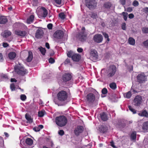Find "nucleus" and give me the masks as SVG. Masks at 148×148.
I'll list each match as a JSON object with an SVG mask.
<instances>
[{
  "label": "nucleus",
  "mask_w": 148,
  "mask_h": 148,
  "mask_svg": "<svg viewBox=\"0 0 148 148\" xmlns=\"http://www.w3.org/2000/svg\"><path fill=\"white\" fill-rule=\"evenodd\" d=\"M99 129L101 132L102 133H104L106 132L107 130V128L103 126H101L99 128Z\"/></svg>",
  "instance_id": "obj_32"
},
{
  "label": "nucleus",
  "mask_w": 148,
  "mask_h": 148,
  "mask_svg": "<svg viewBox=\"0 0 148 148\" xmlns=\"http://www.w3.org/2000/svg\"><path fill=\"white\" fill-rule=\"evenodd\" d=\"M103 34L105 38H107V40L108 42L109 41L110 39L109 38V36L108 34L105 32L103 33Z\"/></svg>",
  "instance_id": "obj_40"
},
{
  "label": "nucleus",
  "mask_w": 148,
  "mask_h": 148,
  "mask_svg": "<svg viewBox=\"0 0 148 148\" xmlns=\"http://www.w3.org/2000/svg\"><path fill=\"white\" fill-rule=\"evenodd\" d=\"M101 119L103 121H106L107 119V116L106 113H103L101 114Z\"/></svg>",
  "instance_id": "obj_30"
},
{
  "label": "nucleus",
  "mask_w": 148,
  "mask_h": 148,
  "mask_svg": "<svg viewBox=\"0 0 148 148\" xmlns=\"http://www.w3.org/2000/svg\"><path fill=\"white\" fill-rule=\"evenodd\" d=\"M21 99L22 101H25L26 99V97L24 95H22L20 96Z\"/></svg>",
  "instance_id": "obj_44"
},
{
  "label": "nucleus",
  "mask_w": 148,
  "mask_h": 148,
  "mask_svg": "<svg viewBox=\"0 0 148 148\" xmlns=\"http://www.w3.org/2000/svg\"><path fill=\"white\" fill-rule=\"evenodd\" d=\"M120 2L121 4L124 5L125 4V0H120Z\"/></svg>",
  "instance_id": "obj_58"
},
{
  "label": "nucleus",
  "mask_w": 148,
  "mask_h": 148,
  "mask_svg": "<svg viewBox=\"0 0 148 148\" xmlns=\"http://www.w3.org/2000/svg\"><path fill=\"white\" fill-rule=\"evenodd\" d=\"M34 16L33 15H31L27 19V23L29 24L32 23L34 20Z\"/></svg>",
  "instance_id": "obj_26"
},
{
  "label": "nucleus",
  "mask_w": 148,
  "mask_h": 148,
  "mask_svg": "<svg viewBox=\"0 0 148 148\" xmlns=\"http://www.w3.org/2000/svg\"><path fill=\"white\" fill-rule=\"evenodd\" d=\"M25 117L29 123H31L32 122L33 119L32 118L31 116L28 114L27 113L25 115Z\"/></svg>",
  "instance_id": "obj_25"
},
{
  "label": "nucleus",
  "mask_w": 148,
  "mask_h": 148,
  "mask_svg": "<svg viewBox=\"0 0 148 148\" xmlns=\"http://www.w3.org/2000/svg\"><path fill=\"white\" fill-rule=\"evenodd\" d=\"M67 94L66 92L64 91L59 92L57 94V97L59 102L63 103L67 99Z\"/></svg>",
  "instance_id": "obj_2"
},
{
  "label": "nucleus",
  "mask_w": 148,
  "mask_h": 148,
  "mask_svg": "<svg viewBox=\"0 0 148 148\" xmlns=\"http://www.w3.org/2000/svg\"><path fill=\"white\" fill-rule=\"evenodd\" d=\"M34 130L36 132H38L40 130V129L39 127H37V128H34Z\"/></svg>",
  "instance_id": "obj_61"
},
{
  "label": "nucleus",
  "mask_w": 148,
  "mask_h": 148,
  "mask_svg": "<svg viewBox=\"0 0 148 148\" xmlns=\"http://www.w3.org/2000/svg\"><path fill=\"white\" fill-rule=\"evenodd\" d=\"M110 145L112 147H114V148L116 147L115 146V145H114V143L112 142H111Z\"/></svg>",
  "instance_id": "obj_62"
},
{
  "label": "nucleus",
  "mask_w": 148,
  "mask_h": 148,
  "mask_svg": "<svg viewBox=\"0 0 148 148\" xmlns=\"http://www.w3.org/2000/svg\"><path fill=\"white\" fill-rule=\"evenodd\" d=\"M72 60L75 61H78L80 58V56L79 55L75 54H73L72 56Z\"/></svg>",
  "instance_id": "obj_19"
},
{
  "label": "nucleus",
  "mask_w": 148,
  "mask_h": 148,
  "mask_svg": "<svg viewBox=\"0 0 148 148\" xmlns=\"http://www.w3.org/2000/svg\"><path fill=\"white\" fill-rule=\"evenodd\" d=\"M128 42L129 44L132 45H134L135 44V40L132 38H130L128 40Z\"/></svg>",
  "instance_id": "obj_27"
},
{
  "label": "nucleus",
  "mask_w": 148,
  "mask_h": 148,
  "mask_svg": "<svg viewBox=\"0 0 148 148\" xmlns=\"http://www.w3.org/2000/svg\"><path fill=\"white\" fill-rule=\"evenodd\" d=\"M45 111L44 110H42L38 112V116L40 117H42L45 114Z\"/></svg>",
  "instance_id": "obj_34"
},
{
  "label": "nucleus",
  "mask_w": 148,
  "mask_h": 148,
  "mask_svg": "<svg viewBox=\"0 0 148 148\" xmlns=\"http://www.w3.org/2000/svg\"><path fill=\"white\" fill-rule=\"evenodd\" d=\"M33 58L32 53L31 51H29L28 56L26 59V61L28 62H30L31 61Z\"/></svg>",
  "instance_id": "obj_24"
},
{
  "label": "nucleus",
  "mask_w": 148,
  "mask_h": 148,
  "mask_svg": "<svg viewBox=\"0 0 148 148\" xmlns=\"http://www.w3.org/2000/svg\"><path fill=\"white\" fill-rule=\"evenodd\" d=\"M39 49L43 55H45L46 53V50L45 48L40 47L39 48Z\"/></svg>",
  "instance_id": "obj_33"
},
{
  "label": "nucleus",
  "mask_w": 148,
  "mask_h": 148,
  "mask_svg": "<svg viewBox=\"0 0 148 148\" xmlns=\"http://www.w3.org/2000/svg\"><path fill=\"white\" fill-rule=\"evenodd\" d=\"M72 77L71 75L69 73H66L63 76V79L65 82L70 80Z\"/></svg>",
  "instance_id": "obj_16"
},
{
  "label": "nucleus",
  "mask_w": 148,
  "mask_h": 148,
  "mask_svg": "<svg viewBox=\"0 0 148 148\" xmlns=\"http://www.w3.org/2000/svg\"><path fill=\"white\" fill-rule=\"evenodd\" d=\"M59 17L61 19H63L65 17V15L64 13H61L59 14Z\"/></svg>",
  "instance_id": "obj_38"
},
{
  "label": "nucleus",
  "mask_w": 148,
  "mask_h": 148,
  "mask_svg": "<svg viewBox=\"0 0 148 148\" xmlns=\"http://www.w3.org/2000/svg\"><path fill=\"white\" fill-rule=\"evenodd\" d=\"M46 47L48 49L49 48V44L48 43H46L45 44Z\"/></svg>",
  "instance_id": "obj_64"
},
{
  "label": "nucleus",
  "mask_w": 148,
  "mask_h": 148,
  "mask_svg": "<svg viewBox=\"0 0 148 148\" xmlns=\"http://www.w3.org/2000/svg\"><path fill=\"white\" fill-rule=\"evenodd\" d=\"M1 35L3 37H7L11 35V33L9 31H5L1 33Z\"/></svg>",
  "instance_id": "obj_23"
},
{
  "label": "nucleus",
  "mask_w": 148,
  "mask_h": 148,
  "mask_svg": "<svg viewBox=\"0 0 148 148\" xmlns=\"http://www.w3.org/2000/svg\"><path fill=\"white\" fill-rule=\"evenodd\" d=\"M3 46L4 47H6L8 46V44L6 43H3Z\"/></svg>",
  "instance_id": "obj_63"
},
{
  "label": "nucleus",
  "mask_w": 148,
  "mask_h": 148,
  "mask_svg": "<svg viewBox=\"0 0 148 148\" xmlns=\"http://www.w3.org/2000/svg\"><path fill=\"white\" fill-rule=\"evenodd\" d=\"M131 140L135 141L136 139V133L135 132H133L131 135Z\"/></svg>",
  "instance_id": "obj_28"
},
{
  "label": "nucleus",
  "mask_w": 148,
  "mask_h": 148,
  "mask_svg": "<svg viewBox=\"0 0 148 148\" xmlns=\"http://www.w3.org/2000/svg\"><path fill=\"white\" fill-rule=\"evenodd\" d=\"M111 4L109 2L105 3L104 5V7L107 8H110L111 6Z\"/></svg>",
  "instance_id": "obj_37"
},
{
  "label": "nucleus",
  "mask_w": 148,
  "mask_h": 148,
  "mask_svg": "<svg viewBox=\"0 0 148 148\" xmlns=\"http://www.w3.org/2000/svg\"><path fill=\"white\" fill-rule=\"evenodd\" d=\"M103 38L102 36L100 34H97L94 36L93 40L94 41L97 43L101 42L103 40Z\"/></svg>",
  "instance_id": "obj_12"
},
{
  "label": "nucleus",
  "mask_w": 148,
  "mask_h": 148,
  "mask_svg": "<svg viewBox=\"0 0 148 148\" xmlns=\"http://www.w3.org/2000/svg\"><path fill=\"white\" fill-rule=\"evenodd\" d=\"M90 15V17L93 18H96L97 17V14L96 13H91Z\"/></svg>",
  "instance_id": "obj_35"
},
{
  "label": "nucleus",
  "mask_w": 148,
  "mask_h": 148,
  "mask_svg": "<svg viewBox=\"0 0 148 148\" xmlns=\"http://www.w3.org/2000/svg\"><path fill=\"white\" fill-rule=\"evenodd\" d=\"M138 115L140 116L148 117V113L145 110H143L142 112L138 113Z\"/></svg>",
  "instance_id": "obj_20"
},
{
  "label": "nucleus",
  "mask_w": 148,
  "mask_h": 148,
  "mask_svg": "<svg viewBox=\"0 0 148 148\" xmlns=\"http://www.w3.org/2000/svg\"><path fill=\"white\" fill-rule=\"evenodd\" d=\"M55 3L58 4H60L61 3L62 0H54Z\"/></svg>",
  "instance_id": "obj_51"
},
{
  "label": "nucleus",
  "mask_w": 148,
  "mask_h": 148,
  "mask_svg": "<svg viewBox=\"0 0 148 148\" xmlns=\"http://www.w3.org/2000/svg\"><path fill=\"white\" fill-rule=\"evenodd\" d=\"M86 99L89 102H93L95 99V95L92 93L88 94L86 96Z\"/></svg>",
  "instance_id": "obj_13"
},
{
  "label": "nucleus",
  "mask_w": 148,
  "mask_h": 148,
  "mask_svg": "<svg viewBox=\"0 0 148 148\" xmlns=\"http://www.w3.org/2000/svg\"><path fill=\"white\" fill-rule=\"evenodd\" d=\"M132 10V8H128L126 9V11L128 12H131Z\"/></svg>",
  "instance_id": "obj_56"
},
{
  "label": "nucleus",
  "mask_w": 148,
  "mask_h": 148,
  "mask_svg": "<svg viewBox=\"0 0 148 148\" xmlns=\"http://www.w3.org/2000/svg\"><path fill=\"white\" fill-rule=\"evenodd\" d=\"M126 24L125 23H123L122 25V29L124 30L126 29L125 27Z\"/></svg>",
  "instance_id": "obj_52"
},
{
  "label": "nucleus",
  "mask_w": 148,
  "mask_h": 148,
  "mask_svg": "<svg viewBox=\"0 0 148 148\" xmlns=\"http://www.w3.org/2000/svg\"><path fill=\"white\" fill-rule=\"evenodd\" d=\"M49 63L52 64L54 62V60L52 58H51L49 59Z\"/></svg>",
  "instance_id": "obj_49"
},
{
  "label": "nucleus",
  "mask_w": 148,
  "mask_h": 148,
  "mask_svg": "<svg viewBox=\"0 0 148 148\" xmlns=\"http://www.w3.org/2000/svg\"><path fill=\"white\" fill-rule=\"evenodd\" d=\"M25 142L27 145H32L33 143V140L31 138H29L26 139Z\"/></svg>",
  "instance_id": "obj_29"
},
{
  "label": "nucleus",
  "mask_w": 148,
  "mask_h": 148,
  "mask_svg": "<svg viewBox=\"0 0 148 148\" xmlns=\"http://www.w3.org/2000/svg\"><path fill=\"white\" fill-rule=\"evenodd\" d=\"M77 51L78 52L80 53L82 52L83 51V49H82L81 48H78L77 49Z\"/></svg>",
  "instance_id": "obj_60"
},
{
  "label": "nucleus",
  "mask_w": 148,
  "mask_h": 148,
  "mask_svg": "<svg viewBox=\"0 0 148 148\" xmlns=\"http://www.w3.org/2000/svg\"><path fill=\"white\" fill-rule=\"evenodd\" d=\"M142 31L144 33H148V27L143 28L142 29Z\"/></svg>",
  "instance_id": "obj_46"
},
{
  "label": "nucleus",
  "mask_w": 148,
  "mask_h": 148,
  "mask_svg": "<svg viewBox=\"0 0 148 148\" xmlns=\"http://www.w3.org/2000/svg\"><path fill=\"white\" fill-rule=\"evenodd\" d=\"M122 14L123 16L124 19L126 21L127 18L128 13L127 12H122Z\"/></svg>",
  "instance_id": "obj_39"
},
{
  "label": "nucleus",
  "mask_w": 148,
  "mask_h": 148,
  "mask_svg": "<svg viewBox=\"0 0 148 148\" xmlns=\"http://www.w3.org/2000/svg\"><path fill=\"white\" fill-rule=\"evenodd\" d=\"M58 134L59 135L62 136L64 134V132L63 130H60L58 132Z\"/></svg>",
  "instance_id": "obj_54"
},
{
  "label": "nucleus",
  "mask_w": 148,
  "mask_h": 148,
  "mask_svg": "<svg viewBox=\"0 0 148 148\" xmlns=\"http://www.w3.org/2000/svg\"><path fill=\"white\" fill-rule=\"evenodd\" d=\"M47 27L49 29H51L52 28V24L51 23H49L47 25Z\"/></svg>",
  "instance_id": "obj_53"
},
{
  "label": "nucleus",
  "mask_w": 148,
  "mask_h": 148,
  "mask_svg": "<svg viewBox=\"0 0 148 148\" xmlns=\"http://www.w3.org/2000/svg\"><path fill=\"white\" fill-rule=\"evenodd\" d=\"M142 129L144 132L148 131V121H146L143 123Z\"/></svg>",
  "instance_id": "obj_21"
},
{
  "label": "nucleus",
  "mask_w": 148,
  "mask_h": 148,
  "mask_svg": "<svg viewBox=\"0 0 148 148\" xmlns=\"http://www.w3.org/2000/svg\"><path fill=\"white\" fill-rule=\"evenodd\" d=\"M98 56L97 51L94 50H91L90 53V59L94 62L98 58Z\"/></svg>",
  "instance_id": "obj_6"
},
{
  "label": "nucleus",
  "mask_w": 148,
  "mask_h": 148,
  "mask_svg": "<svg viewBox=\"0 0 148 148\" xmlns=\"http://www.w3.org/2000/svg\"><path fill=\"white\" fill-rule=\"evenodd\" d=\"M14 70L18 74L22 75H24L27 73L26 70L21 64L16 65L14 67Z\"/></svg>",
  "instance_id": "obj_3"
},
{
  "label": "nucleus",
  "mask_w": 148,
  "mask_h": 148,
  "mask_svg": "<svg viewBox=\"0 0 148 148\" xmlns=\"http://www.w3.org/2000/svg\"><path fill=\"white\" fill-rule=\"evenodd\" d=\"M123 95L125 98L129 99L131 97L132 94L131 92L129 91L127 92L124 93Z\"/></svg>",
  "instance_id": "obj_31"
},
{
  "label": "nucleus",
  "mask_w": 148,
  "mask_h": 148,
  "mask_svg": "<svg viewBox=\"0 0 148 148\" xmlns=\"http://www.w3.org/2000/svg\"><path fill=\"white\" fill-rule=\"evenodd\" d=\"M2 78L3 79L5 80H6L8 79V76L5 74H3L1 75Z\"/></svg>",
  "instance_id": "obj_42"
},
{
  "label": "nucleus",
  "mask_w": 148,
  "mask_h": 148,
  "mask_svg": "<svg viewBox=\"0 0 148 148\" xmlns=\"http://www.w3.org/2000/svg\"><path fill=\"white\" fill-rule=\"evenodd\" d=\"M129 108V110L132 112L133 113L135 114L136 113V110L134 109L133 108H132V107L131 106H129L128 107Z\"/></svg>",
  "instance_id": "obj_41"
},
{
  "label": "nucleus",
  "mask_w": 148,
  "mask_h": 148,
  "mask_svg": "<svg viewBox=\"0 0 148 148\" xmlns=\"http://www.w3.org/2000/svg\"><path fill=\"white\" fill-rule=\"evenodd\" d=\"M7 19L5 16H0V23L4 24L7 21Z\"/></svg>",
  "instance_id": "obj_22"
},
{
  "label": "nucleus",
  "mask_w": 148,
  "mask_h": 148,
  "mask_svg": "<svg viewBox=\"0 0 148 148\" xmlns=\"http://www.w3.org/2000/svg\"><path fill=\"white\" fill-rule=\"evenodd\" d=\"M116 70V67L114 66H111L108 71V77H112L115 74Z\"/></svg>",
  "instance_id": "obj_9"
},
{
  "label": "nucleus",
  "mask_w": 148,
  "mask_h": 148,
  "mask_svg": "<svg viewBox=\"0 0 148 148\" xmlns=\"http://www.w3.org/2000/svg\"><path fill=\"white\" fill-rule=\"evenodd\" d=\"M142 98L140 96H136L134 101V105L136 106H139L142 103Z\"/></svg>",
  "instance_id": "obj_10"
},
{
  "label": "nucleus",
  "mask_w": 148,
  "mask_h": 148,
  "mask_svg": "<svg viewBox=\"0 0 148 148\" xmlns=\"http://www.w3.org/2000/svg\"><path fill=\"white\" fill-rule=\"evenodd\" d=\"M83 129V127L82 126H77L74 130V132L76 136H78L79 134L82 132Z\"/></svg>",
  "instance_id": "obj_14"
},
{
  "label": "nucleus",
  "mask_w": 148,
  "mask_h": 148,
  "mask_svg": "<svg viewBox=\"0 0 148 148\" xmlns=\"http://www.w3.org/2000/svg\"><path fill=\"white\" fill-rule=\"evenodd\" d=\"M15 33L18 36H24L26 34V32L24 31L17 30L15 32Z\"/></svg>",
  "instance_id": "obj_17"
},
{
  "label": "nucleus",
  "mask_w": 148,
  "mask_h": 148,
  "mask_svg": "<svg viewBox=\"0 0 148 148\" xmlns=\"http://www.w3.org/2000/svg\"><path fill=\"white\" fill-rule=\"evenodd\" d=\"M55 122L58 126L63 127L66 125L67 123V119L64 116H60L56 118Z\"/></svg>",
  "instance_id": "obj_1"
},
{
  "label": "nucleus",
  "mask_w": 148,
  "mask_h": 148,
  "mask_svg": "<svg viewBox=\"0 0 148 148\" xmlns=\"http://www.w3.org/2000/svg\"><path fill=\"white\" fill-rule=\"evenodd\" d=\"M43 34V32L42 30L41 29H38L36 33V37L37 38H40Z\"/></svg>",
  "instance_id": "obj_15"
},
{
  "label": "nucleus",
  "mask_w": 148,
  "mask_h": 148,
  "mask_svg": "<svg viewBox=\"0 0 148 148\" xmlns=\"http://www.w3.org/2000/svg\"><path fill=\"white\" fill-rule=\"evenodd\" d=\"M110 87L112 89H115L116 88V85L115 83H113L110 84Z\"/></svg>",
  "instance_id": "obj_36"
},
{
  "label": "nucleus",
  "mask_w": 148,
  "mask_h": 148,
  "mask_svg": "<svg viewBox=\"0 0 148 148\" xmlns=\"http://www.w3.org/2000/svg\"><path fill=\"white\" fill-rule=\"evenodd\" d=\"M143 11L145 12V13H148V8H145L143 9Z\"/></svg>",
  "instance_id": "obj_55"
},
{
  "label": "nucleus",
  "mask_w": 148,
  "mask_h": 148,
  "mask_svg": "<svg viewBox=\"0 0 148 148\" xmlns=\"http://www.w3.org/2000/svg\"><path fill=\"white\" fill-rule=\"evenodd\" d=\"M10 88L12 90V91H14L15 90V85L14 84H12L10 85Z\"/></svg>",
  "instance_id": "obj_45"
},
{
  "label": "nucleus",
  "mask_w": 148,
  "mask_h": 148,
  "mask_svg": "<svg viewBox=\"0 0 148 148\" xmlns=\"http://www.w3.org/2000/svg\"><path fill=\"white\" fill-rule=\"evenodd\" d=\"M138 2L136 0L134 1L133 3V5L134 6H138Z\"/></svg>",
  "instance_id": "obj_48"
},
{
  "label": "nucleus",
  "mask_w": 148,
  "mask_h": 148,
  "mask_svg": "<svg viewBox=\"0 0 148 148\" xmlns=\"http://www.w3.org/2000/svg\"><path fill=\"white\" fill-rule=\"evenodd\" d=\"M3 57L1 53H0V62L3 61Z\"/></svg>",
  "instance_id": "obj_59"
},
{
  "label": "nucleus",
  "mask_w": 148,
  "mask_h": 148,
  "mask_svg": "<svg viewBox=\"0 0 148 148\" xmlns=\"http://www.w3.org/2000/svg\"><path fill=\"white\" fill-rule=\"evenodd\" d=\"M102 92L103 94H106L107 93V90L106 88H103L102 90Z\"/></svg>",
  "instance_id": "obj_50"
},
{
  "label": "nucleus",
  "mask_w": 148,
  "mask_h": 148,
  "mask_svg": "<svg viewBox=\"0 0 148 148\" xmlns=\"http://www.w3.org/2000/svg\"><path fill=\"white\" fill-rule=\"evenodd\" d=\"M86 5L89 9H92L95 8L97 5V2L95 0H86Z\"/></svg>",
  "instance_id": "obj_4"
},
{
  "label": "nucleus",
  "mask_w": 148,
  "mask_h": 148,
  "mask_svg": "<svg viewBox=\"0 0 148 148\" xmlns=\"http://www.w3.org/2000/svg\"><path fill=\"white\" fill-rule=\"evenodd\" d=\"M134 17V15L132 14H130L129 15V18L130 19L133 18Z\"/></svg>",
  "instance_id": "obj_57"
},
{
  "label": "nucleus",
  "mask_w": 148,
  "mask_h": 148,
  "mask_svg": "<svg viewBox=\"0 0 148 148\" xmlns=\"http://www.w3.org/2000/svg\"><path fill=\"white\" fill-rule=\"evenodd\" d=\"M73 54V52L71 51L68 52L67 53L68 56L69 57H70L71 56L72 57Z\"/></svg>",
  "instance_id": "obj_47"
},
{
  "label": "nucleus",
  "mask_w": 148,
  "mask_h": 148,
  "mask_svg": "<svg viewBox=\"0 0 148 148\" xmlns=\"http://www.w3.org/2000/svg\"><path fill=\"white\" fill-rule=\"evenodd\" d=\"M85 29V28L83 27L82 28V31L77 36V37L78 38L82 41L85 40L86 38L87 34L84 31Z\"/></svg>",
  "instance_id": "obj_7"
},
{
  "label": "nucleus",
  "mask_w": 148,
  "mask_h": 148,
  "mask_svg": "<svg viewBox=\"0 0 148 148\" xmlns=\"http://www.w3.org/2000/svg\"><path fill=\"white\" fill-rule=\"evenodd\" d=\"M143 44L145 47L148 48V40L144 41L143 42Z\"/></svg>",
  "instance_id": "obj_43"
},
{
  "label": "nucleus",
  "mask_w": 148,
  "mask_h": 148,
  "mask_svg": "<svg viewBox=\"0 0 148 148\" xmlns=\"http://www.w3.org/2000/svg\"><path fill=\"white\" fill-rule=\"evenodd\" d=\"M138 82L140 83H143L147 81V76L143 73L138 75L137 77Z\"/></svg>",
  "instance_id": "obj_5"
},
{
  "label": "nucleus",
  "mask_w": 148,
  "mask_h": 148,
  "mask_svg": "<svg viewBox=\"0 0 148 148\" xmlns=\"http://www.w3.org/2000/svg\"><path fill=\"white\" fill-rule=\"evenodd\" d=\"M47 10L45 8L42 7L40 9V12L38 14L39 18H45L46 17L48 14Z\"/></svg>",
  "instance_id": "obj_8"
},
{
  "label": "nucleus",
  "mask_w": 148,
  "mask_h": 148,
  "mask_svg": "<svg viewBox=\"0 0 148 148\" xmlns=\"http://www.w3.org/2000/svg\"><path fill=\"white\" fill-rule=\"evenodd\" d=\"M16 53L14 52H11L8 54L9 58L10 60H14L16 58Z\"/></svg>",
  "instance_id": "obj_18"
},
{
  "label": "nucleus",
  "mask_w": 148,
  "mask_h": 148,
  "mask_svg": "<svg viewBox=\"0 0 148 148\" xmlns=\"http://www.w3.org/2000/svg\"><path fill=\"white\" fill-rule=\"evenodd\" d=\"M64 35L63 32L61 30L57 31L54 34V37L58 39L62 38Z\"/></svg>",
  "instance_id": "obj_11"
}]
</instances>
